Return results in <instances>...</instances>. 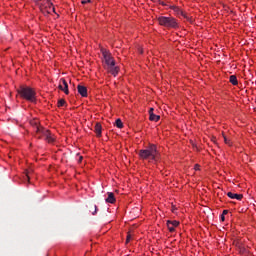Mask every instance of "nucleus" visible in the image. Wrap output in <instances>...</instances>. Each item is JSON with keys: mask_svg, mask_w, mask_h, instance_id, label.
<instances>
[{"mask_svg": "<svg viewBox=\"0 0 256 256\" xmlns=\"http://www.w3.org/2000/svg\"><path fill=\"white\" fill-rule=\"evenodd\" d=\"M92 215H97V205H94V211H92Z\"/></svg>", "mask_w": 256, "mask_h": 256, "instance_id": "nucleus-23", "label": "nucleus"}, {"mask_svg": "<svg viewBox=\"0 0 256 256\" xmlns=\"http://www.w3.org/2000/svg\"><path fill=\"white\" fill-rule=\"evenodd\" d=\"M106 203H115V194L113 192H108V197L105 199Z\"/></svg>", "mask_w": 256, "mask_h": 256, "instance_id": "nucleus-10", "label": "nucleus"}, {"mask_svg": "<svg viewBox=\"0 0 256 256\" xmlns=\"http://www.w3.org/2000/svg\"><path fill=\"white\" fill-rule=\"evenodd\" d=\"M17 93L18 95H20V97H22V99L30 101L31 103H35V101L37 100V93L33 88L29 86H20L19 89H17Z\"/></svg>", "mask_w": 256, "mask_h": 256, "instance_id": "nucleus-2", "label": "nucleus"}, {"mask_svg": "<svg viewBox=\"0 0 256 256\" xmlns=\"http://www.w3.org/2000/svg\"><path fill=\"white\" fill-rule=\"evenodd\" d=\"M195 169H196V170L199 169V165L196 164V165H195Z\"/></svg>", "mask_w": 256, "mask_h": 256, "instance_id": "nucleus-28", "label": "nucleus"}, {"mask_svg": "<svg viewBox=\"0 0 256 256\" xmlns=\"http://www.w3.org/2000/svg\"><path fill=\"white\" fill-rule=\"evenodd\" d=\"M236 245H237L238 249L240 250V253L245 252V248L243 246H241V243L237 242Z\"/></svg>", "mask_w": 256, "mask_h": 256, "instance_id": "nucleus-20", "label": "nucleus"}, {"mask_svg": "<svg viewBox=\"0 0 256 256\" xmlns=\"http://www.w3.org/2000/svg\"><path fill=\"white\" fill-rule=\"evenodd\" d=\"M77 89H78V93L81 95V97H87V87L78 85Z\"/></svg>", "mask_w": 256, "mask_h": 256, "instance_id": "nucleus-9", "label": "nucleus"}, {"mask_svg": "<svg viewBox=\"0 0 256 256\" xmlns=\"http://www.w3.org/2000/svg\"><path fill=\"white\" fill-rule=\"evenodd\" d=\"M229 81L232 85H238L239 84V82L237 81V76H235V75H231Z\"/></svg>", "mask_w": 256, "mask_h": 256, "instance_id": "nucleus-14", "label": "nucleus"}, {"mask_svg": "<svg viewBox=\"0 0 256 256\" xmlns=\"http://www.w3.org/2000/svg\"><path fill=\"white\" fill-rule=\"evenodd\" d=\"M37 123L38 122H34L38 139H43V137H45V141H47V143H55V137L51 134V131L43 128V126H39Z\"/></svg>", "mask_w": 256, "mask_h": 256, "instance_id": "nucleus-3", "label": "nucleus"}, {"mask_svg": "<svg viewBox=\"0 0 256 256\" xmlns=\"http://www.w3.org/2000/svg\"><path fill=\"white\" fill-rule=\"evenodd\" d=\"M158 23L162 27H167V29H177V27H179V23L177 22V19L171 16L158 17Z\"/></svg>", "mask_w": 256, "mask_h": 256, "instance_id": "nucleus-4", "label": "nucleus"}, {"mask_svg": "<svg viewBox=\"0 0 256 256\" xmlns=\"http://www.w3.org/2000/svg\"><path fill=\"white\" fill-rule=\"evenodd\" d=\"M223 139H224V143L226 145H229V147H231V145H233V143H231V140H229L227 136L223 135Z\"/></svg>", "mask_w": 256, "mask_h": 256, "instance_id": "nucleus-17", "label": "nucleus"}, {"mask_svg": "<svg viewBox=\"0 0 256 256\" xmlns=\"http://www.w3.org/2000/svg\"><path fill=\"white\" fill-rule=\"evenodd\" d=\"M115 125L116 127H118V129H123V122L121 121V119H117Z\"/></svg>", "mask_w": 256, "mask_h": 256, "instance_id": "nucleus-15", "label": "nucleus"}, {"mask_svg": "<svg viewBox=\"0 0 256 256\" xmlns=\"http://www.w3.org/2000/svg\"><path fill=\"white\" fill-rule=\"evenodd\" d=\"M94 131H95L97 137H101L102 127H101L100 123L95 124Z\"/></svg>", "mask_w": 256, "mask_h": 256, "instance_id": "nucleus-13", "label": "nucleus"}, {"mask_svg": "<svg viewBox=\"0 0 256 256\" xmlns=\"http://www.w3.org/2000/svg\"><path fill=\"white\" fill-rule=\"evenodd\" d=\"M140 159L144 161H149V163H157L161 159V153L157 149V145L149 144L148 147L142 149L138 153Z\"/></svg>", "mask_w": 256, "mask_h": 256, "instance_id": "nucleus-1", "label": "nucleus"}, {"mask_svg": "<svg viewBox=\"0 0 256 256\" xmlns=\"http://www.w3.org/2000/svg\"><path fill=\"white\" fill-rule=\"evenodd\" d=\"M167 227L170 233H173L175 231V228L171 225V220L167 221Z\"/></svg>", "mask_w": 256, "mask_h": 256, "instance_id": "nucleus-16", "label": "nucleus"}, {"mask_svg": "<svg viewBox=\"0 0 256 256\" xmlns=\"http://www.w3.org/2000/svg\"><path fill=\"white\" fill-rule=\"evenodd\" d=\"M171 225L175 228V227H179V221L173 220L171 221Z\"/></svg>", "mask_w": 256, "mask_h": 256, "instance_id": "nucleus-21", "label": "nucleus"}, {"mask_svg": "<svg viewBox=\"0 0 256 256\" xmlns=\"http://www.w3.org/2000/svg\"><path fill=\"white\" fill-rule=\"evenodd\" d=\"M227 197H229L230 199H237V201H241V199H243V194H235L233 192H228Z\"/></svg>", "mask_w": 256, "mask_h": 256, "instance_id": "nucleus-8", "label": "nucleus"}, {"mask_svg": "<svg viewBox=\"0 0 256 256\" xmlns=\"http://www.w3.org/2000/svg\"><path fill=\"white\" fill-rule=\"evenodd\" d=\"M174 11L177 13V15H181V17H184L187 21H189V16H187V13L183 12V10L175 7Z\"/></svg>", "mask_w": 256, "mask_h": 256, "instance_id": "nucleus-12", "label": "nucleus"}, {"mask_svg": "<svg viewBox=\"0 0 256 256\" xmlns=\"http://www.w3.org/2000/svg\"><path fill=\"white\" fill-rule=\"evenodd\" d=\"M227 213H229V210H223V212H222V215H227Z\"/></svg>", "mask_w": 256, "mask_h": 256, "instance_id": "nucleus-26", "label": "nucleus"}, {"mask_svg": "<svg viewBox=\"0 0 256 256\" xmlns=\"http://www.w3.org/2000/svg\"><path fill=\"white\" fill-rule=\"evenodd\" d=\"M153 111H155L153 108L149 109V115H150L149 119H150V121L157 122V121H159V119H161V116L156 115L155 113H153Z\"/></svg>", "mask_w": 256, "mask_h": 256, "instance_id": "nucleus-7", "label": "nucleus"}, {"mask_svg": "<svg viewBox=\"0 0 256 256\" xmlns=\"http://www.w3.org/2000/svg\"><path fill=\"white\" fill-rule=\"evenodd\" d=\"M24 180L28 181V183H29V181L31 180V172H29V171L26 172V174L24 176Z\"/></svg>", "mask_w": 256, "mask_h": 256, "instance_id": "nucleus-18", "label": "nucleus"}, {"mask_svg": "<svg viewBox=\"0 0 256 256\" xmlns=\"http://www.w3.org/2000/svg\"><path fill=\"white\" fill-rule=\"evenodd\" d=\"M67 102H65V99L58 100V107H65Z\"/></svg>", "mask_w": 256, "mask_h": 256, "instance_id": "nucleus-19", "label": "nucleus"}, {"mask_svg": "<svg viewBox=\"0 0 256 256\" xmlns=\"http://www.w3.org/2000/svg\"><path fill=\"white\" fill-rule=\"evenodd\" d=\"M58 88L60 91H63L65 95H69V84H67V80H65V78L60 79Z\"/></svg>", "mask_w": 256, "mask_h": 256, "instance_id": "nucleus-6", "label": "nucleus"}, {"mask_svg": "<svg viewBox=\"0 0 256 256\" xmlns=\"http://www.w3.org/2000/svg\"><path fill=\"white\" fill-rule=\"evenodd\" d=\"M221 221H225V216L223 214L221 215Z\"/></svg>", "mask_w": 256, "mask_h": 256, "instance_id": "nucleus-27", "label": "nucleus"}, {"mask_svg": "<svg viewBox=\"0 0 256 256\" xmlns=\"http://www.w3.org/2000/svg\"><path fill=\"white\" fill-rule=\"evenodd\" d=\"M82 161H83V156H79L78 163H82Z\"/></svg>", "mask_w": 256, "mask_h": 256, "instance_id": "nucleus-25", "label": "nucleus"}, {"mask_svg": "<svg viewBox=\"0 0 256 256\" xmlns=\"http://www.w3.org/2000/svg\"><path fill=\"white\" fill-rule=\"evenodd\" d=\"M129 241H131V234H128L126 238V243H129Z\"/></svg>", "mask_w": 256, "mask_h": 256, "instance_id": "nucleus-24", "label": "nucleus"}, {"mask_svg": "<svg viewBox=\"0 0 256 256\" xmlns=\"http://www.w3.org/2000/svg\"><path fill=\"white\" fill-rule=\"evenodd\" d=\"M81 3L82 5H87V3H91V0H82Z\"/></svg>", "mask_w": 256, "mask_h": 256, "instance_id": "nucleus-22", "label": "nucleus"}, {"mask_svg": "<svg viewBox=\"0 0 256 256\" xmlns=\"http://www.w3.org/2000/svg\"><path fill=\"white\" fill-rule=\"evenodd\" d=\"M102 55L107 67H110L111 65H115V59H113V56H111L109 51L103 49Z\"/></svg>", "mask_w": 256, "mask_h": 256, "instance_id": "nucleus-5", "label": "nucleus"}, {"mask_svg": "<svg viewBox=\"0 0 256 256\" xmlns=\"http://www.w3.org/2000/svg\"><path fill=\"white\" fill-rule=\"evenodd\" d=\"M108 71H110V73L116 77L117 73H119V68L115 65H110L108 66Z\"/></svg>", "mask_w": 256, "mask_h": 256, "instance_id": "nucleus-11", "label": "nucleus"}]
</instances>
